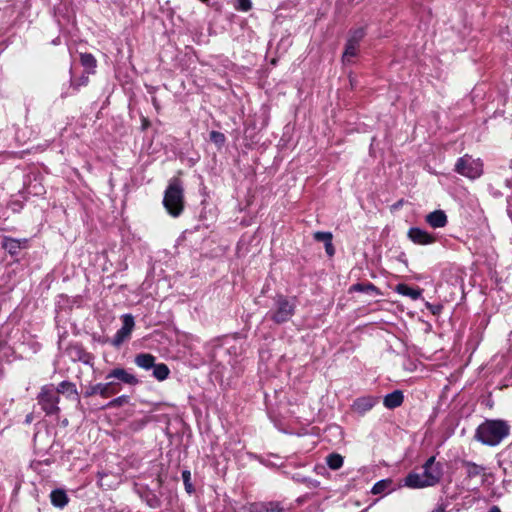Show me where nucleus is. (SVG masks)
Masks as SVG:
<instances>
[{
  "mask_svg": "<svg viewBox=\"0 0 512 512\" xmlns=\"http://www.w3.org/2000/svg\"><path fill=\"white\" fill-rule=\"evenodd\" d=\"M510 434V425L502 419H486L474 434V439L483 445L494 447L499 445Z\"/></svg>",
  "mask_w": 512,
  "mask_h": 512,
  "instance_id": "f257e3e1",
  "label": "nucleus"
},
{
  "mask_svg": "<svg viewBox=\"0 0 512 512\" xmlns=\"http://www.w3.org/2000/svg\"><path fill=\"white\" fill-rule=\"evenodd\" d=\"M106 383L102 385V398H108L118 394L122 389V383L130 386H136L139 383L138 378L128 370L117 367L112 369L105 376Z\"/></svg>",
  "mask_w": 512,
  "mask_h": 512,
  "instance_id": "f03ea898",
  "label": "nucleus"
},
{
  "mask_svg": "<svg viewBox=\"0 0 512 512\" xmlns=\"http://www.w3.org/2000/svg\"><path fill=\"white\" fill-rule=\"evenodd\" d=\"M296 310V302L293 298L284 295H277L273 300V306L266 313L265 319L271 320L276 324L288 322Z\"/></svg>",
  "mask_w": 512,
  "mask_h": 512,
  "instance_id": "7ed1b4c3",
  "label": "nucleus"
},
{
  "mask_svg": "<svg viewBox=\"0 0 512 512\" xmlns=\"http://www.w3.org/2000/svg\"><path fill=\"white\" fill-rule=\"evenodd\" d=\"M183 187L178 178L170 180L169 185L165 191L163 205L167 212L177 217L183 211Z\"/></svg>",
  "mask_w": 512,
  "mask_h": 512,
  "instance_id": "20e7f679",
  "label": "nucleus"
},
{
  "mask_svg": "<svg viewBox=\"0 0 512 512\" xmlns=\"http://www.w3.org/2000/svg\"><path fill=\"white\" fill-rule=\"evenodd\" d=\"M443 475L441 463L436 462L435 456L429 457L422 465V473L418 474V488L437 485Z\"/></svg>",
  "mask_w": 512,
  "mask_h": 512,
  "instance_id": "39448f33",
  "label": "nucleus"
},
{
  "mask_svg": "<svg viewBox=\"0 0 512 512\" xmlns=\"http://www.w3.org/2000/svg\"><path fill=\"white\" fill-rule=\"evenodd\" d=\"M37 400L46 414L52 415L58 413L59 394L53 389L52 385L43 386Z\"/></svg>",
  "mask_w": 512,
  "mask_h": 512,
  "instance_id": "423d86ee",
  "label": "nucleus"
},
{
  "mask_svg": "<svg viewBox=\"0 0 512 512\" xmlns=\"http://www.w3.org/2000/svg\"><path fill=\"white\" fill-rule=\"evenodd\" d=\"M135 322L131 314L122 316V327L116 332L112 339V345L119 347L125 340H127L134 328Z\"/></svg>",
  "mask_w": 512,
  "mask_h": 512,
  "instance_id": "0eeeda50",
  "label": "nucleus"
},
{
  "mask_svg": "<svg viewBox=\"0 0 512 512\" xmlns=\"http://www.w3.org/2000/svg\"><path fill=\"white\" fill-rule=\"evenodd\" d=\"M66 354L73 362L78 361L86 365H93L94 356L79 343L70 344L66 349Z\"/></svg>",
  "mask_w": 512,
  "mask_h": 512,
  "instance_id": "6e6552de",
  "label": "nucleus"
},
{
  "mask_svg": "<svg viewBox=\"0 0 512 512\" xmlns=\"http://www.w3.org/2000/svg\"><path fill=\"white\" fill-rule=\"evenodd\" d=\"M455 171L468 178L479 177L483 172L482 162H457Z\"/></svg>",
  "mask_w": 512,
  "mask_h": 512,
  "instance_id": "1a4fd4ad",
  "label": "nucleus"
},
{
  "mask_svg": "<svg viewBox=\"0 0 512 512\" xmlns=\"http://www.w3.org/2000/svg\"><path fill=\"white\" fill-rule=\"evenodd\" d=\"M426 223L433 229L443 228L448 223V218L443 210H434L425 217Z\"/></svg>",
  "mask_w": 512,
  "mask_h": 512,
  "instance_id": "9d476101",
  "label": "nucleus"
},
{
  "mask_svg": "<svg viewBox=\"0 0 512 512\" xmlns=\"http://www.w3.org/2000/svg\"><path fill=\"white\" fill-rule=\"evenodd\" d=\"M378 402V398L372 396H365L357 398L353 403V409L359 413L364 414L371 410Z\"/></svg>",
  "mask_w": 512,
  "mask_h": 512,
  "instance_id": "9b49d317",
  "label": "nucleus"
},
{
  "mask_svg": "<svg viewBox=\"0 0 512 512\" xmlns=\"http://www.w3.org/2000/svg\"><path fill=\"white\" fill-rule=\"evenodd\" d=\"M26 244H27L26 239L20 240V239H14L11 237H4L3 242H2V247L6 251H8L9 254L15 255L18 253V251L22 247H25Z\"/></svg>",
  "mask_w": 512,
  "mask_h": 512,
  "instance_id": "f8f14e48",
  "label": "nucleus"
},
{
  "mask_svg": "<svg viewBox=\"0 0 512 512\" xmlns=\"http://www.w3.org/2000/svg\"><path fill=\"white\" fill-rule=\"evenodd\" d=\"M403 402V393L400 390H395L387 394L383 399V404L388 409H395Z\"/></svg>",
  "mask_w": 512,
  "mask_h": 512,
  "instance_id": "ddd939ff",
  "label": "nucleus"
},
{
  "mask_svg": "<svg viewBox=\"0 0 512 512\" xmlns=\"http://www.w3.org/2000/svg\"><path fill=\"white\" fill-rule=\"evenodd\" d=\"M58 394H66L67 397H72L79 401V394L76 385L69 381H62L56 388Z\"/></svg>",
  "mask_w": 512,
  "mask_h": 512,
  "instance_id": "4468645a",
  "label": "nucleus"
},
{
  "mask_svg": "<svg viewBox=\"0 0 512 512\" xmlns=\"http://www.w3.org/2000/svg\"><path fill=\"white\" fill-rule=\"evenodd\" d=\"M155 360L156 358L152 354L140 353L135 356L134 362L138 367L144 370H150L153 368Z\"/></svg>",
  "mask_w": 512,
  "mask_h": 512,
  "instance_id": "2eb2a0df",
  "label": "nucleus"
},
{
  "mask_svg": "<svg viewBox=\"0 0 512 512\" xmlns=\"http://www.w3.org/2000/svg\"><path fill=\"white\" fill-rule=\"evenodd\" d=\"M462 466L466 469V475L468 478H475L485 472V467L475 462L463 460Z\"/></svg>",
  "mask_w": 512,
  "mask_h": 512,
  "instance_id": "dca6fc26",
  "label": "nucleus"
},
{
  "mask_svg": "<svg viewBox=\"0 0 512 512\" xmlns=\"http://www.w3.org/2000/svg\"><path fill=\"white\" fill-rule=\"evenodd\" d=\"M51 503L53 506L63 508L68 504V496L62 489H55L50 494Z\"/></svg>",
  "mask_w": 512,
  "mask_h": 512,
  "instance_id": "f3484780",
  "label": "nucleus"
},
{
  "mask_svg": "<svg viewBox=\"0 0 512 512\" xmlns=\"http://www.w3.org/2000/svg\"><path fill=\"white\" fill-rule=\"evenodd\" d=\"M283 508L279 503L269 502V503H258L253 504L250 507V512H282Z\"/></svg>",
  "mask_w": 512,
  "mask_h": 512,
  "instance_id": "a211bd4d",
  "label": "nucleus"
},
{
  "mask_svg": "<svg viewBox=\"0 0 512 512\" xmlns=\"http://www.w3.org/2000/svg\"><path fill=\"white\" fill-rule=\"evenodd\" d=\"M422 280L424 282L425 288L418 287V299L421 298L425 300L423 293L426 292V295L431 298V295L436 293V286L433 281L429 277H418V280Z\"/></svg>",
  "mask_w": 512,
  "mask_h": 512,
  "instance_id": "6ab92c4d",
  "label": "nucleus"
},
{
  "mask_svg": "<svg viewBox=\"0 0 512 512\" xmlns=\"http://www.w3.org/2000/svg\"><path fill=\"white\" fill-rule=\"evenodd\" d=\"M359 45L346 41L342 60L344 63H350L351 59L358 53Z\"/></svg>",
  "mask_w": 512,
  "mask_h": 512,
  "instance_id": "aec40b11",
  "label": "nucleus"
},
{
  "mask_svg": "<svg viewBox=\"0 0 512 512\" xmlns=\"http://www.w3.org/2000/svg\"><path fill=\"white\" fill-rule=\"evenodd\" d=\"M152 369L153 376L159 381L167 379L170 373L168 366L164 363L154 364Z\"/></svg>",
  "mask_w": 512,
  "mask_h": 512,
  "instance_id": "412c9836",
  "label": "nucleus"
},
{
  "mask_svg": "<svg viewBox=\"0 0 512 512\" xmlns=\"http://www.w3.org/2000/svg\"><path fill=\"white\" fill-rule=\"evenodd\" d=\"M366 35V30L364 27H358L355 29H351L348 34L347 41L359 45L362 39Z\"/></svg>",
  "mask_w": 512,
  "mask_h": 512,
  "instance_id": "4be33fe9",
  "label": "nucleus"
},
{
  "mask_svg": "<svg viewBox=\"0 0 512 512\" xmlns=\"http://www.w3.org/2000/svg\"><path fill=\"white\" fill-rule=\"evenodd\" d=\"M343 457L340 454L332 453L326 458V463L330 469L337 470L343 465Z\"/></svg>",
  "mask_w": 512,
  "mask_h": 512,
  "instance_id": "5701e85b",
  "label": "nucleus"
},
{
  "mask_svg": "<svg viewBox=\"0 0 512 512\" xmlns=\"http://www.w3.org/2000/svg\"><path fill=\"white\" fill-rule=\"evenodd\" d=\"M436 241V237L427 231L418 228V245H428Z\"/></svg>",
  "mask_w": 512,
  "mask_h": 512,
  "instance_id": "b1692460",
  "label": "nucleus"
},
{
  "mask_svg": "<svg viewBox=\"0 0 512 512\" xmlns=\"http://www.w3.org/2000/svg\"><path fill=\"white\" fill-rule=\"evenodd\" d=\"M396 292L403 296H407L412 300H416V289H413L406 284H398L395 288Z\"/></svg>",
  "mask_w": 512,
  "mask_h": 512,
  "instance_id": "393cba45",
  "label": "nucleus"
},
{
  "mask_svg": "<svg viewBox=\"0 0 512 512\" xmlns=\"http://www.w3.org/2000/svg\"><path fill=\"white\" fill-rule=\"evenodd\" d=\"M391 483L392 482L389 479L380 480L374 484L371 492L375 495L381 494V493L385 492L391 486Z\"/></svg>",
  "mask_w": 512,
  "mask_h": 512,
  "instance_id": "a878e982",
  "label": "nucleus"
},
{
  "mask_svg": "<svg viewBox=\"0 0 512 512\" xmlns=\"http://www.w3.org/2000/svg\"><path fill=\"white\" fill-rule=\"evenodd\" d=\"M81 64L90 70H93L96 67V59L90 53H83L80 56Z\"/></svg>",
  "mask_w": 512,
  "mask_h": 512,
  "instance_id": "bb28decb",
  "label": "nucleus"
},
{
  "mask_svg": "<svg viewBox=\"0 0 512 512\" xmlns=\"http://www.w3.org/2000/svg\"><path fill=\"white\" fill-rule=\"evenodd\" d=\"M351 291L355 292H365L368 293L370 291L378 293V289L372 283H356L351 287Z\"/></svg>",
  "mask_w": 512,
  "mask_h": 512,
  "instance_id": "cd10ccee",
  "label": "nucleus"
},
{
  "mask_svg": "<svg viewBox=\"0 0 512 512\" xmlns=\"http://www.w3.org/2000/svg\"><path fill=\"white\" fill-rule=\"evenodd\" d=\"M88 82H89V77H88V75L83 74V75H81V76H80L79 78H77V79H76V78H71V80H70V85H71V87H72L75 91H77V90H79V88H80V87H82V86H86V85L88 84Z\"/></svg>",
  "mask_w": 512,
  "mask_h": 512,
  "instance_id": "c85d7f7f",
  "label": "nucleus"
},
{
  "mask_svg": "<svg viewBox=\"0 0 512 512\" xmlns=\"http://www.w3.org/2000/svg\"><path fill=\"white\" fill-rule=\"evenodd\" d=\"M128 402H129V396L121 395V396L116 397V398L112 399L111 401H109L105 407L106 408H116V407H120L124 404H127Z\"/></svg>",
  "mask_w": 512,
  "mask_h": 512,
  "instance_id": "c756f323",
  "label": "nucleus"
},
{
  "mask_svg": "<svg viewBox=\"0 0 512 512\" xmlns=\"http://www.w3.org/2000/svg\"><path fill=\"white\" fill-rule=\"evenodd\" d=\"M96 394H99L102 397V385L101 383H97L95 385H89L84 391L85 397H91Z\"/></svg>",
  "mask_w": 512,
  "mask_h": 512,
  "instance_id": "7c9ffc66",
  "label": "nucleus"
},
{
  "mask_svg": "<svg viewBox=\"0 0 512 512\" xmlns=\"http://www.w3.org/2000/svg\"><path fill=\"white\" fill-rule=\"evenodd\" d=\"M234 8L237 11L248 12L252 9V2L251 0H237Z\"/></svg>",
  "mask_w": 512,
  "mask_h": 512,
  "instance_id": "2f4dec72",
  "label": "nucleus"
},
{
  "mask_svg": "<svg viewBox=\"0 0 512 512\" xmlns=\"http://www.w3.org/2000/svg\"><path fill=\"white\" fill-rule=\"evenodd\" d=\"M210 140L211 142H213L214 144L218 145V146H221L224 144L225 140H226V137L223 133L221 132H218V131H211L210 132Z\"/></svg>",
  "mask_w": 512,
  "mask_h": 512,
  "instance_id": "473e14b6",
  "label": "nucleus"
},
{
  "mask_svg": "<svg viewBox=\"0 0 512 512\" xmlns=\"http://www.w3.org/2000/svg\"><path fill=\"white\" fill-rule=\"evenodd\" d=\"M425 307L429 310V312L432 314V316H439L443 306L440 303H430L428 301H425Z\"/></svg>",
  "mask_w": 512,
  "mask_h": 512,
  "instance_id": "72a5a7b5",
  "label": "nucleus"
},
{
  "mask_svg": "<svg viewBox=\"0 0 512 512\" xmlns=\"http://www.w3.org/2000/svg\"><path fill=\"white\" fill-rule=\"evenodd\" d=\"M314 239L318 242H324V244L332 241V234L330 232L317 231L314 233Z\"/></svg>",
  "mask_w": 512,
  "mask_h": 512,
  "instance_id": "f704fd0d",
  "label": "nucleus"
},
{
  "mask_svg": "<svg viewBox=\"0 0 512 512\" xmlns=\"http://www.w3.org/2000/svg\"><path fill=\"white\" fill-rule=\"evenodd\" d=\"M405 485L410 488H416V472L411 471L404 480Z\"/></svg>",
  "mask_w": 512,
  "mask_h": 512,
  "instance_id": "c9c22d12",
  "label": "nucleus"
},
{
  "mask_svg": "<svg viewBox=\"0 0 512 512\" xmlns=\"http://www.w3.org/2000/svg\"><path fill=\"white\" fill-rule=\"evenodd\" d=\"M190 477H191L190 471L185 470L182 472V478H183V481L185 484V488H186L187 492H189V493H191L193 490L192 484L190 483Z\"/></svg>",
  "mask_w": 512,
  "mask_h": 512,
  "instance_id": "e433bc0d",
  "label": "nucleus"
},
{
  "mask_svg": "<svg viewBox=\"0 0 512 512\" xmlns=\"http://www.w3.org/2000/svg\"><path fill=\"white\" fill-rule=\"evenodd\" d=\"M149 126H150L149 119L147 117H145V116H142L141 117V129L143 131H145V130H147L149 128Z\"/></svg>",
  "mask_w": 512,
  "mask_h": 512,
  "instance_id": "4c0bfd02",
  "label": "nucleus"
},
{
  "mask_svg": "<svg viewBox=\"0 0 512 512\" xmlns=\"http://www.w3.org/2000/svg\"><path fill=\"white\" fill-rule=\"evenodd\" d=\"M507 213L512 221V194L507 198Z\"/></svg>",
  "mask_w": 512,
  "mask_h": 512,
  "instance_id": "58836bf2",
  "label": "nucleus"
},
{
  "mask_svg": "<svg viewBox=\"0 0 512 512\" xmlns=\"http://www.w3.org/2000/svg\"><path fill=\"white\" fill-rule=\"evenodd\" d=\"M325 250H326V253L330 256H332L334 254V248L332 245V241H329L328 243L325 244Z\"/></svg>",
  "mask_w": 512,
  "mask_h": 512,
  "instance_id": "ea45409f",
  "label": "nucleus"
},
{
  "mask_svg": "<svg viewBox=\"0 0 512 512\" xmlns=\"http://www.w3.org/2000/svg\"><path fill=\"white\" fill-rule=\"evenodd\" d=\"M409 238L416 243V227H411L408 231Z\"/></svg>",
  "mask_w": 512,
  "mask_h": 512,
  "instance_id": "a19ab883",
  "label": "nucleus"
},
{
  "mask_svg": "<svg viewBox=\"0 0 512 512\" xmlns=\"http://www.w3.org/2000/svg\"><path fill=\"white\" fill-rule=\"evenodd\" d=\"M151 102H152V105L154 106L155 110H156L157 112H159V111H160V103H159V101H158L157 97L153 96V97L151 98Z\"/></svg>",
  "mask_w": 512,
  "mask_h": 512,
  "instance_id": "79ce46f5",
  "label": "nucleus"
},
{
  "mask_svg": "<svg viewBox=\"0 0 512 512\" xmlns=\"http://www.w3.org/2000/svg\"><path fill=\"white\" fill-rule=\"evenodd\" d=\"M403 200H399L398 202L394 203L392 206H391V210L392 211H396L397 209H399L402 205H403Z\"/></svg>",
  "mask_w": 512,
  "mask_h": 512,
  "instance_id": "37998d69",
  "label": "nucleus"
},
{
  "mask_svg": "<svg viewBox=\"0 0 512 512\" xmlns=\"http://www.w3.org/2000/svg\"><path fill=\"white\" fill-rule=\"evenodd\" d=\"M6 349V343L0 340V350Z\"/></svg>",
  "mask_w": 512,
  "mask_h": 512,
  "instance_id": "c03bdc74",
  "label": "nucleus"
},
{
  "mask_svg": "<svg viewBox=\"0 0 512 512\" xmlns=\"http://www.w3.org/2000/svg\"><path fill=\"white\" fill-rule=\"evenodd\" d=\"M31 421H32V415H31V414H29V415H27V416H26V420H25V422H26V423H30Z\"/></svg>",
  "mask_w": 512,
  "mask_h": 512,
  "instance_id": "a18cd8bd",
  "label": "nucleus"
},
{
  "mask_svg": "<svg viewBox=\"0 0 512 512\" xmlns=\"http://www.w3.org/2000/svg\"><path fill=\"white\" fill-rule=\"evenodd\" d=\"M202 3L206 4L207 6L210 5V0H200Z\"/></svg>",
  "mask_w": 512,
  "mask_h": 512,
  "instance_id": "49530a36",
  "label": "nucleus"
},
{
  "mask_svg": "<svg viewBox=\"0 0 512 512\" xmlns=\"http://www.w3.org/2000/svg\"><path fill=\"white\" fill-rule=\"evenodd\" d=\"M432 512H443V509L442 508H438V509L433 510Z\"/></svg>",
  "mask_w": 512,
  "mask_h": 512,
  "instance_id": "de8ad7c7",
  "label": "nucleus"
},
{
  "mask_svg": "<svg viewBox=\"0 0 512 512\" xmlns=\"http://www.w3.org/2000/svg\"><path fill=\"white\" fill-rule=\"evenodd\" d=\"M424 323L426 324V330H429L430 329V324H428L426 321H424Z\"/></svg>",
  "mask_w": 512,
  "mask_h": 512,
  "instance_id": "09e8293b",
  "label": "nucleus"
}]
</instances>
